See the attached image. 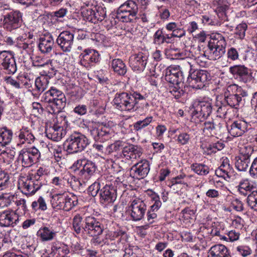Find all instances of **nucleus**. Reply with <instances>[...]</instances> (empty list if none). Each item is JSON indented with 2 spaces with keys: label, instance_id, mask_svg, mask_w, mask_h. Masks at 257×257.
I'll return each instance as SVG.
<instances>
[{
  "label": "nucleus",
  "instance_id": "obj_1",
  "mask_svg": "<svg viewBox=\"0 0 257 257\" xmlns=\"http://www.w3.org/2000/svg\"><path fill=\"white\" fill-rule=\"evenodd\" d=\"M226 45L225 38L221 34H212L203 55L209 60H218L225 54Z\"/></svg>",
  "mask_w": 257,
  "mask_h": 257
},
{
  "label": "nucleus",
  "instance_id": "obj_2",
  "mask_svg": "<svg viewBox=\"0 0 257 257\" xmlns=\"http://www.w3.org/2000/svg\"><path fill=\"white\" fill-rule=\"evenodd\" d=\"M144 97L137 92L134 93L122 92L116 94L113 99L116 108L120 111L134 112L137 110L139 100L144 99Z\"/></svg>",
  "mask_w": 257,
  "mask_h": 257
},
{
  "label": "nucleus",
  "instance_id": "obj_3",
  "mask_svg": "<svg viewBox=\"0 0 257 257\" xmlns=\"http://www.w3.org/2000/svg\"><path fill=\"white\" fill-rule=\"evenodd\" d=\"M247 95V92L240 86L233 84L228 86L224 92V103L231 108H236L242 97Z\"/></svg>",
  "mask_w": 257,
  "mask_h": 257
},
{
  "label": "nucleus",
  "instance_id": "obj_4",
  "mask_svg": "<svg viewBox=\"0 0 257 257\" xmlns=\"http://www.w3.org/2000/svg\"><path fill=\"white\" fill-rule=\"evenodd\" d=\"M88 144L89 141L85 136L78 132L72 134L65 143L66 151L69 154L81 152Z\"/></svg>",
  "mask_w": 257,
  "mask_h": 257
},
{
  "label": "nucleus",
  "instance_id": "obj_5",
  "mask_svg": "<svg viewBox=\"0 0 257 257\" xmlns=\"http://www.w3.org/2000/svg\"><path fill=\"white\" fill-rule=\"evenodd\" d=\"M52 207L56 209H63L68 211L77 205L76 196H69L67 193L54 194L51 200Z\"/></svg>",
  "mask_w": 257,
  "mask_h": 257
},
{
  "label": "nucleus",
  "instance_id": "obj_6",
  "mask_svg": "<svg viewBox=\"0 0 257 257\" xmlns=\"http://www.w3.org/2000/svg\"><path fill=\"white\" fill-rule=\"evenodd\" d=\"M138 12V6L134 0H127L117 10V17L123 22H132Z\"/></svg>",
  "mask_w": 257,
  "mask_h": 257
},
{
  "label": "nucleus",
  "instance_id": "obj_7",
  "mask_svg": "<svg viewBox=\"0 0 257 257\" xmlns=\"http://www.w3.org/2000/svg\"><path fill=\"white\" fill-rule=\"evenodd\" d=\"M210 78V74L206 70L197 69L191 71L190 70L187 81L190 87L201 89L206 85Z\"/></svg>",
  "mask_w": 257,
  "mask_h": 257
},
{
  "label": "nucleus",
  "instance_id": "obj_8",
  "mask_svg": "<svg viewBox=\"0 0 257 257\" xmlns=\"http://www.w3.org/2000/svg\"><path fill=\"white\" fill-rule=\"evenodd\" d=\"M41 157L40 151L36 147L25 148L19 154L18 160L24 167H29L38 162Z\"/></svg>",
  "mask_w": 257,
  "mask_h": 257
},
{
  "label": "nucleus",
  "instance_id": "obj_9",
  "mask_svg": "<svg viewBox=\"0 0 257 257\" xmlns=\"http://www.w3.org/2000/svg\"><path fill=\"white\" fill-rule=\"evenodd\" d=\"M192 116L193 118H206L211 114L213 109L211 103L207 101L195 100L192 103Z\"/></svg>",
  "mask_w": 257,
  "mask_h": 257
},
{
  "label": "nucleus",
  "instance_id": "obj_10",
  "mask_svg": "<svg viewBox=\"0 0 257 257\" xmlns=\"http://www.w3.org/2000/svg\"><path fill=\"white\" fill-rule=\"evenodd\" d=\"M128 209L130 215L133 221L141 220L146 213L147 206L143 200L135 198L131 200Z\"/></svg>",
  "mask_w": 257,
  "mask_h": 257
},
{
  "label": "nucleus",
  "instance_id": "obj_11",
  "mask_svg": "<svg viewBox=\"0 0 257 257\" xmlns=\"http://www.w3.org/2000/svg\"><path fill=\"white\" fill-rule=\"evenodd\" d=\"M84 236H95L101 235L104 230L103 224L95 217L89 216L85 218Z\"/></svg>",
  "mask_w": 257,
  "mask_h": 257
},
{
  "label": "nucleus",
  "instance_id": "obj_12",
  "mask_svg": "<svg viewBox=\"0 0 257 257\" xmlns=\"http://www.w3.org/2000/svg\"><path fill=\"white\" fill-rule=\"evenodd\" d=\"M229 72L239 82L247 83L253 79L252 71L244 65H235L229 68Z\"/></svg>",
  "mask_w": 257,
  "mask_h": 257
},
{
  "label": "nucleus",
  "instance_id": "obj_13",
  "mask_svg": "<svg viewBox=\"0 0 257 257\" xmlns=\"http://www.w3.org/2000/svg\"><path fill=\"white\" fill-rule=\"evenodd\" d=\"M52 102L50 108L53 110L52 113L57 114L65 107L66 98L61 90L54 87H52Z\"/></svg>",
  "mask_w": 257,
  "mask_h": 257
},
{
  "label": "nucleus",
  "instance_id": "obj_14",
  "mask_svg": "<svg viewBox=\"0 0 257 257\" xmlns=\"http://www.w3.org/2000/svg\"><path fill=\"white\" fill-rule=\"evenodd\" d=\"M0 66L9 74H14L17 71L16 61L10 51L0 52Z\"/></svg>",
  "mask_w": 257,
  "mask_h": 257
},
{
  "label": "nucleus",
  "instance_id": "obj_15",
  "mask_svg": "<svg viewBox=\"0 0 257 257\" xmlns=\"http://www.w3.org/2000/svg\"><path fill=\"white\" fill-rule=\"evenodd\" d=\"M100 56L98 52L94 49H85L79 55L80 64L86 68H90L100 61Z\"/></svg>",
  "mask_w": 257,
  "mask_h": 257
},
{
  "label": "nucleus",
  "instance_id": "obj_16",
  "mask_svg": "<svg viewBox=\"0 0 257 257\" xmlns=\"http://www.w3.org/2000/svg\"><path fill=\"white\" fill-rule=\"evenodd\" d=\"M4 27L9 31L19 28L22 22V15L18 11H11L4 16Z\"/></svg>",
  "mask_w": 257,
  "mask_h": 257
},
{
  "label": "nucleus",
  "instance_id": "obj_17",
  "mask_svg": "<svg viewBox=\"0 0 257 257\" xmlns=\"http://www.w3.org/2000/svg\"><path fill=\"white\" fill-rule=\"evenodd\" d=\"M165 80L171 84H180L183 82L184 77L178 65H172L166 70Z\"/></svg>",
  "mask_w": 257,
  "mask_h": 257
},
{
  "label": "nucleus",
  "instance_id": "obj_18",
  "mask_svg": "<svg viewBox=\"0 0 257 257\" xmlns=\"http://www.w3.org/2000/svg\"><path fill=\"white\" fill-rule=\"evenodd\" d=\"M74 42V34L68 31L62 32L56 39V43L64 52H70Z\"/></svg>",
  "mask_w": 257,
  "mask_h": 257
},
{
  "label": "nucleus",
  "instance_id": "obj_19",
  "mask_svg": "<svg viewBox=\"0 0 257 257\" xmlns=\"http://www.w3.org/2000/svg\"><path fill=\"white\" fill-rule=\"evenodd\" d=\"M149 53L147 52H140L132 55L129 59L130 66L134 71H142L147 63Z\"/></svg>",
  "mask_w": 257,
  "mask_h": 257
},
{
  "label": "nucleus",
  "instance_id": "obj_20",
  "mask_svg": "<svg viewBox=\"0 0 257 257\" xmlns=\"http://www.w3.org/2000/svg\"><path fill=\"white\" fill-rule=\"evenodd\" d=\"M150 170L149 161L146 160H142L131 168V175L134 178L142 179L148 175Z\"/></svg>",
  "mask_w": 257,
  "mask_h": 257
},
{
  "label": "nucleus",
  "instance_id": "obj_21",
  "mask_svg": "<svg viewBox=\"0 0 257 257\" xmlns=\"http://www.w3.org/2000/svg\"><path fill=\"white\" fill-rule=\"evenodd\" d=\"M16 211L6 210L0 212V226L2 227H14L19 223V216Z\"/></svg>",
  "mask_w": 257,
  "mask_h": 257
},
{
  "label": "nucleus",
  "instance_id": "obj_22",
  "mask_svg": "<svg viewBox=\"0 0 257 257\" xmlns=\"http://www.w3.org/2000/svg\"><path fill=\"white\" fill-rule=\"evenodd\" d=\"M41 73V76L35 80V86L39 92L44 91L48 87L49 80L55 74V72L54 69H51V71L43 70Z\"/></svg>",
  "mask_w": 257,
  "mask_h": 257
},
{
  "label": "nucleus",
  "instance_id": "obj_23",
  "mask_svg": "<svg viewBox=\"0 0 257 257\" xmlns=\"http://www.w3.org/2000/svg\"><path fill=\"white\" fill-rule=\"evenodd\" d=\"M227 158L223 159L221 165L215 170V174L220 177L228 180L232 179L235 176L233 168L230 166Z\"/></svg>",
  "mask_w": 257,
  "mask_h": 257
},
{
  "label": "nucleus",
  "instance_id": "obj_24",
  "mask_svg": "<svg viewBox=\"0 0 257 257\" xmlns=\"http://www.w3.org/2000/svg\"><path fill=\"white\" fill-rule=\"evenodd\" d=\"M222 123L218 120L213 119L206 121L203 129L204 134L208 137L213 136L221 133Z\"/></svg>",
  "mask_w": 257,
  "mask_h": 257
},
{
  "label": "nucleus",
  "instance_id": "obj_25",
  "mask_svg": "<svg viewBox=\"0 0 257 257\" xmlns=\"http://www.w3.org/2000/svg\"><path fill=\"white\" fill-rule=\"evenodd\" d=\"M100 200L101 203L108 204L113 202L116 198V190L110 185H106L100 190Z\"/></svg>",
  "mask_w": 257,
  "mask_h": 257
},
{
  "label": "nucleus",
  "instance_id": "obj_26",
  "mask_svg": "<svg viewBox=\"0 0 257 257\" xmlns=\"http://www.w3.org/2000/svg\"><path fill=\"white\" fill-rule=\"evenodd\" d=\"M54 46V40L51 34H45L40 37L38 47L42 53H49L52 51Z\"/></svg>",
  "mask_w": 257,
  "mask_h": 257
},
{
  "label": "nucleus",
  "instance_id": "obj_27",
  "mask_svg": "<svg viewBox=\"0 0 257 257\" xmlns=\"http://www.w3.org/2000/svg\"><path fill=\"white\" fill-rule=\"evenodd\" d=\"M249 124L244 120L234 121L228 128L229 134L234 137L242 136L248 130Z\"/></svg>",
  "mask_w": 257,
  "mask_h": 257
},
{
  "label": "nucleus",
  "instance_id": "obj_28",
  "mask_svg": "<svg viewBox=\"0 0 257 257\" xmlns=\"http://www.w3.org/2000/svg\"><path fill=\"white\" fill-rule=\"evenodd\" d=\"M63 131V127L58 124H54L46 128L45 133L48 139L57 142L62 138Z\"/></svg>",
  "mask_w": 257,
  "mask_h": 257
},
{
  "label": "nucleus",
  "instance_id": "obj_29",
  "mask_svg": "<svg viewBox=\"0 0 257 257\" xmlns=\"http://www.w3.org/2000/svg\"><path fill=\"white\" fill-rule=\"evenodd\" d=\"M121 154L127 159L134 160L140 157L142 152L141 148L131 145L125 146L121 151Z\"/></svg>",
  "mask_w": 257,
  "mask_h": 257
},
{
  "label": "nucleus",
  "instance_id": "obj_30",
  "mask_svg": "<svg viewBox=\"0 0 257 257\" xmlns=\"http://www.w3.org/2000/svg\"><path fill=\"white\" fill-rule=\"evenodd\" d=\"M42 187L40 184L37 183L34 180H31L27 178L26 182H23L22 187V192L30 196L34 195Z\"/></svg>",
  "mask_w": 257,
  "mask_h": 257
},
{
  "label": "nucleus",
  "instance_id": "obj_31",
  "mask_svg": "<svg viewBox=\"0 0 257 257\" xmlns=\"http://www.w3.org/2000/svg\"><path fill=\"white\" fill-rule=\"evenodd\" d=\"M109 63L110 67L115 73L120 76H124L126 74L127 67L121 59L113 58Z\"/></svg>",
  "mask_w": 257,
  "mask_h": 257
},
{
  "label": "nucleus",
  "instance_id": "obj_32",
  "mask_svg": "<svg viewBox=\"0 0 257 257\" xmlns=\"http://www.w3.org/2000/svg\"><path fill=\"white\" fill-rule=\"evenodd\" d=\"M208 257H230L227 248L222 244L212 246L208 252Z\"/></svg>",
  "mask_w": 257,
  "mask_h": 257
},
{
  "label": "nucleus",
  "instance_id": "obj_33",
  "mask_svg": "<svg viewBox=\"0 0 257 257\" xmlns=\"http://www.w3.org/2000/svg\"><path fill=\"white\" fill-rule=\"evenodd\" d=\"M18 137L21 144H31L35 138L31 130L27 127H23L18 133Z\"/></svg>",
  "mask_w": 257,
  "mask_h": 257
},
{
  "label": "nucleus",
  "instance_id": "obj_34",
  "mask_svg": "<svg viewBox=\"0 0 257 257\" xmlns=\"http://www.w3.org/2000/svg\"><path fill=\"white\" fill-rule=\"evenodd\" d=\"M97 170V166L95 163L89 160L84 161L83 169L80 171L79 175L85 178H88L92 176Z\"/></svg>",
  "mask_w": 257,
  "mask_h": 257
},
{
  "label": "nucleus",
  "instance_id": "obj_35",
  "mask_svg": "<svg viewBox=\"0 0 257 257\" xmlns=\"http://www.w3.org/2000/svg\"><path fill=\"white\" fill-rule=\"evenodd\" d=\"M48 173V170L46 168L40 167L36 172L29 173L28 178L31 180H34L35 182L40 184L42 186L44 184L43 181V177L47 175Z\"/></svg>",
  "mask_w": 257,
  "mask_h": 257
},
{
  "label": "nucleus",
  "instance_id": "obj_36",
  "mask_svg": "<svg viewBox=\"0 0 257 257\" xmlns=\"http://www.w3.org/2000/svg\"><path fill=\"white\" fill-rule=\"evenodd\" d=\"M55 235V232L46 226L41 227L37 232V236L43 241L52 240Z\"/></svg>",
  "mask_w": 257,
  "mask_h": 257
},
{
  "label": "nucleus",
  "instance_id": "obj_37",
  "mask_svg": "<svg viewBox=\"0 0 257 257\" xmlns=\"http://www.w3.org/2000/svg\"><path fill=\"white\" fill-rule=\"evenodd\" d=\"M84 221L82 220V217L79 215H76L72 221V226L74 232L77 234H81L83 236H84Z\"/></svg>",
  "mask_w": 257,
  "mask_h": 257
},
{
  "label": "nucleus",
  "instance_id": "obj_38",
  "mask_svg": "<svg viewBox=\"0 0 257 257\" xmlns=\"http://www.w3.org/2000/svg\"><path fill=\"white\" fill-rule=\"evenodd\" d=\"M13 133L6 128H0V147H5L12 141Z\"/></svg>",
  "mask_w": 257,
  "mask_h": 257
},
{
  "label": "nucleus",
  "instance_id": "obj_39",
  "mask_svg": "<svg viewBox=\"0 0 257 257\" xmlns=\"http://www.w3.org/2000/svg\"><path fill=\"white\" fill-rule=\"evenodd\" d=\"M254 187L247 179L241 181L238 186L239 193L244 196L247 195L253 191Z\"/></svg>",
  "mask_w": 257,
  "mask_h": 257
},
{
  "label": "nucleus",
  "instance_id": "obj_40",
  "mask_svg": "<svg viewBox=\"0 0 257 257\" xmlns=\"http://www.w3.org/2000/svg\"><path fill=\"white\" fill-rule=\"evenodd\" d=\"M213 109L216 110L217 116L219 117H227L228 111L231 110L228 105L222 103L221 101H217L216 105L213 107Z\"/></svg>",
  "mask_w": 257,
  "mask_h": 257
},
{
  "label": "nucleus",
  "instance_id": "obj_41",
  "mask_svg": "<svg viewBox=\"0 0 257 257\" xmlns=\"http://www.w3.org/2000/svg\"><path fill=\"white\" fill-rule=\"evenodd\" d=\"M16 197L14 194L5 193L0 195V208L9 206L15 201Z\"/></svg>",
  "mask_w": 257,
  "mask_h": 257
},
{
  "label": "nucleus",
  "instance_id": "obj_42",
  "mask_svg": "<svg viewBox=\"0 0 257 257\" xmlns=\"http://www.w3.org/2000/svg\"><path fill=\"white\" fill-rule=\"evenodd\" d=\"M235 167L240 171H245L248 167L250 159L238 156L235 158Z\"/></svg>",
  "mask_w": 257,
  "mask_h": 257
},
{
  "label": "nucleus",
  "instance_id": "obj_43",
  "mask_svg": "<svg viewBox=\"0 0 257 257\" xmlns=\"http://www.w3.org/2000/svg\"><path fill=\"white\" fill-rule=\"evenodd\" d=\"M191 169L199 175H206L209 172L208 166L203 164L195 163L191 166Z\"/></svg>",
  "mask_w": 257,
  "mask_h": 257
},
{
  "label": "nucleus",
  "instance_id": "obj_44",
  "mask_svg": "<svg viewBox=\"0 0 257 257\" xmlns=\"http://www.w3.org/2000/svg\"><path fill=\"white\" fill-rule=\"evenodd\" d=\"M52 87L50 89L46 91L45 93L42 94L41 96V101L43 102L46 103V108L47 109V111L51 114L52 113V111L53 110H51L50 108V105H51L52 102Z\"/></svg>",
  "mask_w": 257,
  "mask_h": 257
},
{
  "label": "nucleus",
  "instance_id": "obj_45",
  "mask_svg": "<svg viewBox=\"0 0 257 257\" xmlns=\"http://www.w3.org/2000/svg\"><path fill=\"white\" fill-rule=\"evenodd\" d=\"M33 64L36 67H47V68L45 70L51 71V69H54L52 67V61L50 59L45 60L42 58L37 57L33 60Z\"/></svg>",
  "mask_w": 257,
  "mask_h": 257
},
{
  "label": "nucleus",
  "instance_id": "obj_46",
  "mask_svg": "<svg viewBox=\"0 0 257 257\" xmlns=\"http://www.w3.org/2000/svg\"><path fill=\"white\" fill-rule=\"evenodd\" d=\"M48 148L49 151L54 154L56 160L57 162L60 161L62 158V148L56 144H49Z\"/></svg>",
  "mask_w": 257,
  "mask_h": 257
},
{
  "label": "nucleus",
  "instance_id": "obj_47",
  "mask_svg": "<svg viewBox=\"0 0 257 257\" xmlns=\"http://www.w3.org/2000/svg\"><path fill=\"white\" fill-rule=\"evenodd\" d=\"M153 120V117L149 116L143 120H138L133 124L134 130L139 132L147 127Z\"/></svg>",
  "mask_w": 257,
  "mask_h": 257
},
{
  "label": "nucleus",
  "instance_id": "obj_48",
  "mask_svg": "<svg viewBox=\"0 0 257 257\" xmlns=\"http://www.w3.org/2000/svg\"><path fill=\"white\" fill-rule=\"evenodd\" d=\"M247 203L250 209L257 211V190L253 191L248 195Z\"/></svg>",
  "mask_w": 257,
  "mask_h": 257
},
{
  "label": "nucleus",
  "instance_id": "obj_49",
  "mask_svg": "<svg viewBox=\"0 0 257 257\" xmlns=\"http://www.w3.org/2000/svg\"><path fill=\"white\" fill-rule=\"evenodd\" d=\"M94 8L95 12L93 23L95 24L98 22H101L104 19L106 16V11L105 9H104L101 7H97L96 5L95 6V7H94Z\"/></svg>",
  "mask_w": 257,
  "mask_h": 257
},
{
  "label": "nucleus",
  "instance_id": "obj_50",
  "mask_svg": "<svg viewBox=\"0 0 257 257\" xmlns=\"http://www.w3.org/2000/svg\"><path fill=\"white\" fill-rule=\"evenodd\" d=\"M110 129L105 126H99L98 138L96 141L103 142L108 139Z\"/></svg>",
  "mask_w": 257,
  "mask_h": 257
},
{
  "label": "nucleus",
  "instance_id": "obj_51",
  "mask_svg": "<svg viewBox=\"0 0 257 257\" xmlns=\"http://www.w3.org/2000/svg\"><path fill=\"white\" fill-rule=\"evenodd\" d=\"M169 92L172 94L176 99H179L184 93L182 89L180 87V84H171L169 87Z\"/></svg>",
  "mask_w": 257,
  "mask_h": 257
},
{
  "label": "nucleus",
  "instance_id": "obj_52",
  "mask_svg": "<svg viewBox=\"0 0 257 257\" xmlns=\"http://www.w3.org/2000/svg\"><path fill=\"white\" fill-rule=\"evenodd\" d=\"M9 179V175L7 173L0 171V191L4 190L8 187Z\"/></svg>",
  "mask_w": 257,
  "mask_h": 257
},
{
  "label": "nucleus",
  "instance_id": "obj_53",
  "mask_svg": "<svg viewBox=\"0 0 257 257\" xmlns=\"http://www.w3.org/2000/svg\"><path fill=\"white\" fill-rule=\"evenodd\" d=\"M124 147L123 143L118 141L109 145L108 147L107 151L109 153L116 152L117 154H119L120 156H122L121 151Z\"/></svg>",
  "mask_w": 257,
  "mask_h": 257
},
{
  "label": "nucleus",
  "instance_id": "obj_54",
  "mask_svg": "<svg viewBox=\"0 0 257 257\" xmlns=\"http://www.w3.org/2000/svg\"><path fill=\"white\" fill-rule=\"evenodd\" d=\"M204 187V188L207 189L206 192V195L208 198H217L219 196V192L218 190L215 189H209L207 186V184L205 182L201 183L200 184V188Z\"/></svg>",
  "mask_w": 257,
  "mask_h": 257
},
{
  "label": "nucleus",
  "instance_id": "obj_55",
  "mask_svg": "<svg viewBox=\"0 0 257 257\" xmlns=\"http://www.w3.org/2000/svg\"><path fill=\"white\" fill-rule=\"evenodd\" d=\"M15 155V152L10 150H3L0 153V159H4L7 157L6 160H4V162L10 164V162L13 160Z\"/></svg>",
  "mask_w": 257,
  "mask_h": 257
},
{
  "label": "nucleus",
  "instance_id": "obj_56",
  "mask_svg": "<svg viewBox=\"0 0 257 257\" xmlns=\"http://www.w3.org/2000/svg\"><path fill=\"white\" fill-rule=\"evenodd\" d=\"M247 28V25L245 23L240 24L236 28L235 38L242 39L245 36V31Z\"/></svg>",
  "mask_w": 257,
  "mask_h": 257
},
{
  "label": "nucleus",
  "instance_id": "obj_57",
  "mask_svg": "<svg viewBox=\"0 0 257 257\" xmlns=\"http://www.w3.org/2000/svg\"><path fill=\"white\" fill-rule=\"evenodd\" d=\"M94 7L95 6L90 7L85 10L83 11L82 14L84 18H85L88 21L93 23V20H94L95 12Z\"/></svg>",
  "mask_w": 257,
  "mask_h": 257
},
{
  "label": "nucleus",
  "instance_id": "obj_58",
  "mask_svg": "<svg viewBox=\"0 0 257 257\" xmlns=\"http://www.w3.org/2000/svg\"><path fill=\"white\" fill-rule=\"evenodd\" d=\"M94 7L95 6L90 7L85 10L83 11L82 14L84 18H85L88 21L93 23V20H94L95 12Z\"/></svg>",
  "mask_w": 257,
  "mask_h": 257
},
{
  "label": "nucleus",
  "instance_id": "obj_59",
  "mask_svg": "<svg viewBox=\"0 0 257 257\" xmlns=\"http://www.w3.org/2000/svg\"><path fill=\"white\" fill-rule=\"evenodd\" d=\"M90 107H93L96 111L99 113H103L105 110V106L101 100L93 99L90 102Z\"/></svg>",
  "mask_w": 257,
  "mask_h": 257
},
{
  "label": "nucleus",
  "instance_id": "obj_60",
  "mask_svg": "<svg viewBox=\"0 0 257 257\" xmlns=\"http://www.w3.org/2000/svg\"><path fill=\"white\" fill-rule=\"evenodd\" d=\"M124 232L120 229H117L116 231H108L105 234V240L108 239L110 240H114L116 238H119L123 235Z\"/></svg>",
  "mask_w": 257,
  "mask_h": 257
},
{
  "label": "nucleus",
  "instance_id": "obj_61",
  "mask_svg": "<svg viewBox=\"0 0 257 257\" xmlns=\"http://www.w3.org/2000/svg\"><path fill=\"white\" fill-rule=\"evenodd\" d=\"M240 233L235 230H230L228 232L227 236H223L221 238L225 240L234 241L239 239Z\"/></svg>",
  "mask_w": 257,
  "mask_h": 257
},
{
  "label": "nucleus",
  "instance_id": "obj_62",
  "mask_svg": "<svg viewBox=\"0 0 257 257\" xmlns=\"http://www.w3.org/2000/svg\"><path fill=\"white\" fill-rule=\"evenodd\" d=\"M190 140V135L186 132L180 133L177 137V141L182 145L187 144Z\"/></svg>",
  "mask_w": 257,
  "mask_h": 257
},
{
  "label": "nucleus",
  "instance_id": "obj_63",
  "mask_svg": "<svg viewBox=\"0 0 257 257\" xmlns=\"http://www.w3.org/2000/svg\"><path fill=\"white\" fill-rule=\"evenodd\" d=\"M227 58L232 61H235L239 59L238 51L234 47H231L227 52Z\"/></svg>",
  "mask_w": 257,
  "mask_h": 257
},
{
  "label": "nucleus",
  "instance_id": "obj_64",
  "mask_svg": "<svg viewBox=\"0 0 257 257\" xmlns=\"http://www.w3.org/2000/svg\"><path fill=\"white\" fill-rule=\"evenodd\" d=\"M154 41L155 44L158 45H160L164 43L165 37L162 30H158L156 32L154 35Z\"/></svg>",
  "mask_w": 257,
  "mask_h": 257
}]
</instances>
